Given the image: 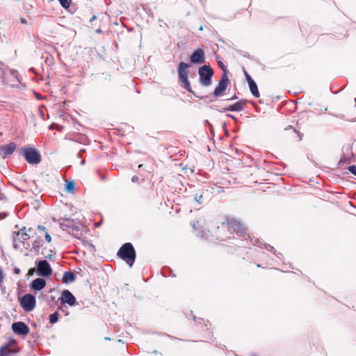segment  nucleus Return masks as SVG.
Returning a JSON list of instances; mask_svg holds the SVG:
<instances>
[{
  "mask_svg": "<svg viewBox=\"0 0 356 356\" xmlns=\"http://www.w3.org/2000/svg\"><path fill=\"white\" fill-rule=\"evenodd\" d=\"M46 285V281L42 278H37L33 280L31 288L36 291L42 289Z\"/></svg>",
  "mask_w": 356,
  "mask_h": 356,
  "instance_id": "obj_18",
  "label": "nucleus"
},
{
  "mask_svg": "<svg viewBox=\"0 0 356 356\" xmlns=\"http://www.w3.org/2000/svg\"><path fill=\"white\" fill-rule=\"evenodd\" d=\"M58 1L64 8H70L72 3V0H58Z\"/></svg>",
  "mask_w": 356,
  "mask_h": 356,
  "instance_id": "obj_22",
  "label": "nucleus"
},
{
  "mask_svg": "<svg viewBox=\"0 0 356 356\" xmlns=\"http://www.w3.org/2000/svg\"><path fill=\"white\" fill-rule=\"evenodd\" d=\"M13 332L19 335H26L29 334L30 329L24 322H17L12 325Z\"/></svg>",
  "mask_w": 356,
  "mask_h": 356,
  "instance_id": "obj_13",
  "label": "nucleus"
},
{
  "mask_svg": "<svg viewBox=\"0 0 356 356\" xmlns=\"http://www.w3.org/2000/svg\"><path fill=\"white\" fill-rule=\"evenodd\" d=\"M236 96H234V97H232V98L229 99V100H232V99H236Z\"/></svg>",
  "mask_w": 356,
  "mask_h": 356,
  "instance_id": "obj_32",
  "label": "nucleus"
},
{
  "mask_svg": "<svg viewBox=\"0 0 356 356\" xmlns=\"http://www.w3.org/2000/svg\"><path fill=\"white\" fill-rule=\"evenodd\" d=\"M199 29L202 31L203 29L202 26H201Z\"/></svg>",
  "mask_w": 356,
  "mask_h": 356,
  "instance_id": "obj_33",
  "label": "nucleus"
},
{
  "mask_svg": "<svg viewBox=\"0 0 356 356\" xmlns=\"http://www.w3.org/2000/svg\"><path fill=\"white\" fill-rule=\"evenodd\" d=\"M348 170L353 175H356V165H350L348 167Z\"/></svg>",
  "mask_w": 356,
  "mask_h": 356,
  "instance_id": "obj_25",
  "label": "nucleus"
},
{
  "mask_svg": "<svg viewBox=\"0 0 356 356\" xmlns=\"http://www.w3.org/2000/svg\"><path fill=\"white\" fill-rule=\"evenodd\" d=\"M142 166H143V165H142V164H140V165H138V168H141Z\"/></svg>",
  "mask_w": 356,
  "mask_h": 356,
  "instance_id": "obj_34",
  "label": "nucleus"
},
{
  "mask_svg": "<svg viewBox=\"0 0 356 356\" xmlns=\"http://www.w3.org/2000/svg\"><path fill=\"white\" fill-rule=\"evenodd\" d=\"M38 273L44 277L51 275L52 270L49 264L46 260L40 261L37 265Z\"/></svg>",
  "mask_w": 356,
  "mask_h": 356,
  "instance_id": "obj_12",
  "label": "nucleus"
},
{
  "mask_svg": "<svg viewBox=\"0 0 356 356\" xmlns=\"http://www.w3.org/2000/svg\"><path fill=\"white\" fill-rule=\"evenodd\" d=\"M118 256L131 267L136 260V253L131 243L123 244L117 253Z\"/></svg>",
  "mask_w": 356,
  "mask_h": 356,
  "instance_id": "obj_1",
  "label": "nucleus"
},
{
  "mask_svg": "<svg viewBox=\"0 0 356 356\" xmlns=\"http://www.w3.org/2000/svg\"><path fill=\"white\" fill-rule=\"evenodd\" d=\"M245 104V100H241L239 102H236L234 104L229 105V106L225 108L223 111H241L244 109Z\"/></svg>",
  "mask_w": 356,
  "mask_h": 356,
  "instance_id": "obj_17",
  "label": "nucleus"
},
{
  "mask_svg": "<svg viewBox=\"0 0 356 356\" xmlns=\"http://www.w3.org/2000/svg\"><path fill=\"white\" fill-rule=\"evenodd\" d=\"M20 21L22 24H27V21L25 18H23V17L21 18Z\"/></svg>",
  "mask_w": 356,
  "mask_h": 356,
  "instance_id": "obj_29",
  "label": "nucleus"
},
{
  "mask_svg": "<svg viewBox=\"0 0 356 356\" xmlns=\"http://www.w3.org/2000/svg\"><path fill=\"white\" fill-rule=\"evenodd\" d=\"M35 235L36 238L33 243V248L35 252H39L40 248L42 246V238H44V241L47 243H50L51 241V238L47 229L42 225L38 226Z\"/></svg>",
  "mask_w": 356,
  "mask_h": 356,
  "instance_id": "obj_3",
  "label": "nucleus"
},
{
  "mask_svg": "<svg viewBox=\"0 0 356 356\" xmlns=\"http://www.w3.org/2000/svg\"><path fill=\"white\" fill-rule=\"evenodd\" d=\"M245 75L248 84L254 81V80L251 78L247 72H245Z\"/></svg>",
  "mask_w": 356,
  "mask_h": 356,
  "instance_id": "obj_26",
  "label": "nucleus"
},
{
  "mask_svg": "<svg viewBox=\"0 0 356 356\" xmlns=\"http://www.w3.org/2000/svg\"><path fill=\"white\" fill-rule=\"evenodd\" d=\"M189 65L184 62H181L178 66V76L179 81L184 88L188 92H191L192 89L190 82L188 81V70Z\"/></svg>",
  "mask_w": 356,
  "mask_h": 356,
  "instance_id": "obj_4",
  "label": "nucleus"
},
{
  "mask_svg": "<svg viewBox=\"0 0 356 356\" xmlns=\"http://www.w3.org/2000/svg\"><path fill=\"white\" fill-rule=\"evenodd\" d=\"M248 86H249L250 90L252 95L255 97H259V92L257 85L256 84V83L254 81H253L252 83H250L248 84Z\"/></svg>",
  "mask_w": 356,
  "mask_h": 356,
  "instance_id": "obj_20",
  "label": "nucleus"
},
{
  "mask_svg": "<svg viewBox=\"0 0 356 356\" xmlns=\"http://www.w3.org/2000/svg\"><path fill=\"white\" fill-rule=\"evenodd\" d=\"M74 188V182L71 181V182H68L67 184H66V189L68 191H72Z\"/></svg>",
  "mask_w": 356,
  "mask_h": 356,
  "instance_id": "obj_24",
  "label": "nucleus"
},
{
  "mask_svg": "<svg viewBox=\"0 0 356 356\" xmlns=\"http://www.w3.org/2000/svg\"><path fill=\"white\" fill-rule=\"evenodd\" d=\"M22 152L26 161L31 164H38L41 161V156L39 152L31 147H24Z\"/></svg>",
  "mask_w": 356,
  "mask_h": 356,
  "instance_id": "obj_6",
  "label": "nucleus"
},
{
  "mask_svg": "<svg viewBox=\"0 0 356 356\" xmlns=\"http://www.w3.org/2000/svg\"><path fill=\"white\" fill-rule=\"evenodd\" d=\"M251 356H257V355H251Z\"/></svg>",
  "mask_w": 356,
  "mask_h": 356,
  "instance_id": "obj_35",
  "label": "nucleus"
},
{
  "mask_svg": "<svg viewBox=\"0 0 356 356\" xmlns=\"http://www.w3.org/2000/svg\"><path fill=\"white\" fill-rule=\"evenodd\" d=\"M191 62L195 64H202L205 60L204 51L202 49H196L191 56Z\"/></svg>",
  "mask_w": 356,
  "mask_h": 356,
  "instance_id": "obj_16",
  "label": "nucleus"
},
{
  "mask_svg": "<svg viewBox=\"0 0 356 356\" xmlns=\"http://www.w3.org/2000/svg\"><path fill=\"white\" fill-rule=\"evenodd\" d=\"M202 198V195H196L195 197V201L198 203V204H201L202 202H201V199Z\"/></svg>",
  "mask_w": 356,
  "mask_h": 356,
  "instance_id": "obj_27",
  "label": "nucleus"
},
{
  "mask_svg": "<svg viewBox=\"0 0 356 356\" xmlns=\"http://www.w3.org/2000/svg\"><path fill=\"white\" fill-rule=\"evenodd\" d=\"M22 307L26 312H31L33 310L36 305L35 297L32 294H25L19 300Z\"/></svg>",
  "mask_w": 356,
  "mask_h": 356,
  "instance_id": "obj_8",
  "label": "nucleus"
},
{
  "mask_svg": "<svg viewBox=\"0 0 356 356\" xmlns=\"http://www.w3.org/2000/svg\"><path fill=\"white\" fill-rule=\"evenodd\" d=\"M58 300H60V303L63 305L67 303L70 306H73L75 304L76 298L70 291L64 290L62 292L61 296L59 298Z\"/></svg>",
  "mask_w": 356,
  "mask_h": 356,
  "instance_id": "obj_14",
  "label": "nucleus"
},
{
  "mask_svg": "<svg viewBox=\"0 0 356 356\" xmlns=\"http://www.w3.org/2000/svg\"><path fill=\"white\" fill-rule=\"evenodd\" d=\"M220 66L221 68L223 67H225L224 65V64L222 63H221V62L220 63Z\"/></svg>",
  "mask_w": 356,
  "mask_h": 356,
  "instance_id": "obj_31",
  "label": "nucleus"
},
{
  "mask_svg": "<svg viewBox=\"0 0 356 356\" xmlns=\"http://www.w3.org/2000/svg\"><path fill=\"white\" fill-rule=\"evenodd\" d=\"M222 70L223 71V74L221 76L219 83L213 92V95L215 97H219L220 95H221L227 88L229 83V79L227 76V70L226 67H222Z\"/></svg>",
  "mask_w": 356,
  "mask_h": 356,
  "instance_id": "obj_7",
  "label": "nucleus"
},
{
  "mask_svg": "<svg viewBox=\"0 0 356 356\" xmlns=\"http://www.w3.org/2000/svg\"><path fill=\"white\" fill-rule=\"evenodd\" d=\"M138 179H139V178H138V176H136V175H134V176L131 178V181H132L133 182H137V181H138Z\"/></svg>",
  "mask_w": 356,
  "mask_h": 356,
  "instance_id": "obj_28",
  "label": "nucleus"
},
{
  "mask_svg": "<svg viewBox=\"0 0 356 356\" xmlns=\"http://www.w3.org/2000/svg\"><path fill=\"white\" fill-rule=\"evenodd\" d=\"M5 280V275L3 269L0 267V286H2Z\"/></svg>",
  "mask_w": 356,
  "mask_h": 356,
  "instance_id": "obj_23",
  "label": "nucleus"
},
{
  "mask_svg": "<svg viewBox=\"0 0 356 356\" xmlns=\"http://www.w3.org/2000/svg\"><path fill=\"white\" fill-rule=\"evenodd\" d=\"M200 82L204 86H209L211 84V77L213 75V69L209 65H203L198 70Z\"/></svg>",
  "mask_w": 356,
  "mask_h": 356,
  "instance_id": "obj_5",
  "label": "nucleus"
},
{
  "mask_svg": "<svg viewBox=\"0 0 356 356\" xmlns=\"http://www.w3.org/2000/svg\"><path fill=\"white\" fill-rule=\"evenodd\" d=\"M19 272H20V270H19V268H15V273L16 274L19 273Z\"/></svg>",
  "mask_w": 356,
  "mask_h": 356,
  "instance_id": "obj_30",
  "label": "nucleus"
},
{
  "mask_svg": "<svg viewBox=\"0 0 356 356\" xmlns=\"http://www.w3.org/2000/svg\"><path fill=\"white\" fill-rule=\"evenodd\" d=\"M76 280V276L74 273L71 271L65 272L63 277V282L65 284H67L70 282H72Z\"/></svg>",
  "mask_w": 356,
  "mask_h": 356,
  "instance_id": "obj_19",
  "label": "nucleus"
},
{
  "mask_svg": "<svg viewBox=\"0 0 356 356\" xmlns=\"http://www.w3.org/2000/svg\"><path fill=\"white\" fill-rule=\"evenodd\" d=\"M59 314L58 312H54V314H50L49 316V323L54 324L56 323L58 320Z\"/></svg>",
  "mask_w": 356,
  "mask_h": 356,
  "instance_id": "obj_21",
  "label": "nucleus"
},
{
  "mask_svg": "<svg viewBox=\"0 0 356 356\" xmlns=\"http://www.w3.org/2000/svg\"><path fill=\"white\" fill-rule=\"evenodd\" d=\"M283 135L284 137L288 138L291 141H300L302 136L300 131H297L291 126L285 129Z\"/></svg>",
  "mask_w": 356,
  "mask_h": 356,
  "instance_id": "obj_10",
  "label": "nucleus"
},
{
  "mask_svg": "<svg viewBox=\"0 0 356 356\" xmlns=\"http://www.w3.org/2000/svg\"><path fill=\"white\" fill-rule=\"evenodd\" d=\"M16 149V145L14 143H10L6 145L0 146V156L6 159L12 154Z\"/></svg>",
  "mask_w": 356,
  "mask_h": 356,
  "instance_id": "obj_15",
  "label": "nucleus"
},
{
  "mask_svg": "<svg viewBox=\"0 0 356 356\" xmlns=\"http://www.w3.org/2000/svg\"><path fill=\"white\" fill-rule=\"evenodd\" d=\"M222 225H225L230 232H235L239 236H243L246 233L245 227L239 220L235 218L227 217Z\"/></svg>",
  "mask_w": 356,
  "mask_h": 356,
  "instance_id": "obj_2",
  "label": "nucleus"
},
{
  "mask_svg": "<svg viewBox=\"0 0 356 356\" xmlns=\"http://www.w3.org/2000/svg\"><path fill=\"white\" fill-rule=\"evenodd\" d=\"M17 342L13 339L8 341L6 345L0 348V356H9L10 354L16 353Z\"/></svg>",
  "mask_w": 356,
  "mask_h": 356,
  "instance_id": "obj_11",
  "label": "nucleus"
},
{
  "mask_svg": "<svg viewBox=\"0 0 356 356\" xmlns=\"http://www.w3.org/2000/svg\"><path fill=\"white\" fill-rule=\"evenodd\" d=\"M24 230V228L21 230L22 233L20 235L19 234H17L19 236V237L15 239L14 247L15 248H22V246L23 248L27 249L29 246L28 241L30 238V236L26 233H25Z\"/></svg>",
  "mask_w": 356,
  "mask_h": 356,
  "instance_id": "obj_9",
  "label": "nucleus"
}]
</instances>
